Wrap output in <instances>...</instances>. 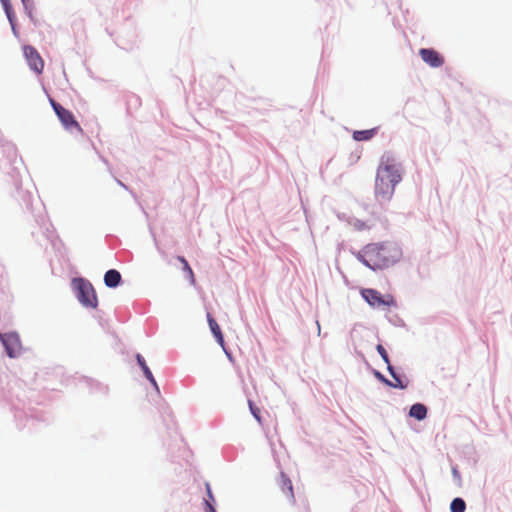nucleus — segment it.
Masks as SVG:
<instances>
[{
	"mask_svg": "<svg viewBox=\"0 0 512 512\" xmlns=\"http://www.w3.org/2000/svg\"><path fill=\"white\" fill-rule=\"evenodd\" d=\"M400 248L391 242L367 244L358 254L357 259L372 270L386 269L401 258Z\"/></svg>",
	"mask_w": 512,
	"mask_h": 512,
	"instance_id": "nucleus-1",
	"label": "nucleus"
},
{
	"mask_svg": "<svg viewBox=\"0 0 512 512\" xmlns=\"http://www.w3.org/2000/svg\"><path fill=\"white\" fill-rule=\"evenodd\" d=\"M401 168L395 158L387 153L381 158L375 180V192L384 199H390L395 186L401 181Z\"/></svg>",
	"mask_w": 512,
	"mask_h": 512,
	"instance_id": "nucleus-2",
	"label": "nucleus"
},
{
	"mask_svg": "<svg viewBox=\"0 0 512 512\" xmlns=\"http://www.w3.org/2000/svg\"><path fill=\"white\" fill-rule=\"evenodd\" d=\"M73 284L80 303L85 307L95 309L98 306V298L93 285L83 278L74 279Z\"/></svg>",
	"mask_w": 512,
	"mask_h": 512,
	"instance_id": "nucleus-3",
	"label": "nucleus"
},
{
	"mask_svg": "<svg viewBox=\"0 0 512 512\" xmlns=\"http://www.w3.org/2000/svg\"><path fill=\"white\" fill-rule=\"evenodd\" d=\"M362 297L369 303V305L373 307H381V306H395L396 301L392 295H381L375 289H363L361 291Z\"/></svg>",
	"mask_w": 512,
	"mask_h": 512,
	"instance_id": "nucleus-4",
	"label": "nucleus"
},
{
	"mask_svg": "<svg viewBox=\"0 0 512 512\" xmlns=\"http://www.w3.org/2000/svg\"><path fill=\"white\" fill-rule=\"evenodd\" d=\"M51 106L53 107L56 115L58 116L59 120L63 124V126L66 129H77L81 131V127L79 123L75 120L74 115L71 111L65 109L62 107L59 103H57L55 100L50 99Z\"/></svg>",
	"mask_w": 512,
	"mask_h": 512,
	"instance_id": "nucleus-5",
	"label": "nucleus"
},
{
	"mask_svg": "<svg viewBox=\"0 0 512 512\" xmlns=\"http://www.w3.org/2000/svg\"><path fill=\"white\" fill-rule=\"evenodd\" d=\"M23 53L29 67L37 74H41L44 69V61L38 51L33 46L25 45L23 47Z\"/></svg>",
	"mask_w": 512,
	"mask_h": 512,
	"instance_id": "nucleus-6",
	"label": "nucleus"
},
{
	"mask_svg": "<svg viewBox=\"0 0 512 512\" xmlns=\"http://www.w3.org/2000/svg\"><path fill=\"white\" fill-rule=\"evenodd\" d=\"M422 60L431 67L438 68L444 64V57L436 50L431 48H422L419 50Z\"/></svg>",
	"mask_w": 512,
	"mask_h": 512,
	"instance_id": "nucleus-7",
	"label": "nucleus"
},
{
	"mask_svg": "<svg viewBox=\"0 0 512 512\" xmlns=\"http://www.w3.org/2000/svg\"><path fill=\"white\" fill-rule=\"evenodd\" d=\"M0 339L9 357H15L20 348L19 337L15 333L0 334Z\"/></svg>",
	"mask_w": 512,
	"mask_h": 512,
	"instance_id": "nucleus-8",
	"label": "nucleus"
},
{
	"mask_svg": "<svg viewBox=\"0 0 512 512\" xmlns=\"http://www.w3.org/2000/svg\"><path fill=\"white\" fill-rule=\"evenodd\" d=\"M278 484L283 494H285L290 501L294 502L293 485L290 478L286 474L281 473Z\"/></svg>",
	"mask_w": 512,
	"mask_h": 512,
	"instance_id": "nucleus-9",
	"label": "nucleus"
},
{
	"mask_svg": "<svg viewBox=\"0 0 512 512\" xmlns=\"http://www.w3.org/2000/svg\"><path fill=\"white\" fill-rule=\"evenodd\" d=\"M121 282V274L115 269L108 270L104 275V283L107 287H117Z\"/></svg>",
	"mask_w": 512,
	"mask_h": 512,
	"instance_id": "nucleus-10",
	"label": "nucleus"
},
{
	"mask_svg": "<svg viewBox=\"0 0 512 512\" xmlns=\"http://www.w3.org/2000/svg\"><path fill=\"white\" fill-rule=\"evenodd\" d=\"M207 321H208L209 327L211 329V332L213 333V335L217 339V342L221 346H224V338H223V334L221 332V329H220L219 325L217 324V322L215 321V319L212 317V315L210 313L207 314Z\"/></svg>",
	"mask_w": 512,
	"mask_h": 512,
	"instance_id": "nucleus-11",
	"label": "nucleus"
},
{
	"mask_svg": "<svg viewBox=\"0 0 512 512\" xmlns=\"http://www.w3.org/2000/svg\"><path fill=\"white\" fill-rule=\"evenodd\" d=\"M136 360H137V363L139 364V366L141 367L145 377L151 382V384L158 390V385H157V382L151 372V370L149 369V367L147 366L146 364V361L145 359L143 358V356L141 354H137L136 355Z\"/></svg>",
	"mask_w": 512,
	"mask_h": 512,
	"instance_id": "nucleus-12",
	"label": "nucleus"
},
{
	"mask_svg": "<svg viewBox=\"0 0 512 512\" xmlns=\"http://www.w3.org/2000/svg\"><path fill=\"white\" fill-rule=\"evenodd\" d=\"M409 415L417 420H423L427 415V408L420 403L413 404L410 408Z\"/></svg>",
	"mask_w": 512,
	"mask_h": 512,
	"instance_id": "nucleus-13",
	"label": "nucleus"
},
{
	"mask_svg": "<svg viewBox=\"0 0 512 512\" xmlns=\"http://www.w3.org/2000/svg\"><path fill=\"white\" fill-rule=\"evenodd\" d=\"M375 129L354 131L353 139L356 141H367L375 135Z\"/></svg>",
	"mask_w": 512,
	"mask_h": 512,
	"instance_id": "nucleus-14",
	"label": "nucleus"
},
{
	"mask_svg": "<svg viewBox=\"0 0 512 512\" xmlns=\"http://www.w3.org/2000/svg\"><path fill=\"white\" fill-rule=\"evenodd\" d=\"M177 260L183 265V270L186 272L190 284L195 285V275L187 260L183 256H177Z\"/></svg>",
	"mask_w": 512,
	"mask_h": 512,
	"instance_id": "nucleus-15",
	"label": "nucleus"
},
{
	"mask_svg": "<svg viewBox=\"0 0 512 512\" xmlns=\"http://www.w3.org/2000/svg\"><path fill=\"white\" fill-rule=\"evenodd\" d=\"M1 3L4 7V10L6 12L7 18L12 26V30L14 33H16L15 25H14V12L12 10V6L10 3V0H1Z\"/></svg>",
	"mask_w": 512,
	"mask_h": 512,
	"instance_id": "nucleus-16",
	"label": "nucleus"
},
{
	"mask_svg": "<svg viewBox=\"0 0 512 512\" xmlns=\"http://www.w3.org/2000/svg\"><path fill=\"white\" fill-rule=\"evenodd\" d=\"M387 370L395 380V382H391V384H388L389 386L401 389L406 388V384H403L402 380L396 375L392 365H389V367H387Z\"/></svg>",
	"mask_w": 512,
	"mask_h": 512,
	"instance_id": "nucleus-17",
	"label": "nucleus"
},
{
	"mask_svg": "<svg viewBox=\"0 0 512 512\" xmlns=\"http://www.w3.org/2000/svg\"><path fill=\"white\" fill-rule=\"evenodd\" d=\"M466 508V504L463 499L455 498L451 502L450 509L451 512H464Z\"/></svg>",
	"mask_w": 512,
	"mask_h": 512,
	"instance_id": "nucleus-18",
	"label": "nucleus"
},
{
	"mask_svg": "<svg viewBox=\"0 0 512 512\" xmlns=\"http://www.w3.org/2000/svg\"><path fill=\"white\" fill-rule=\"evenodd\" d=\"M248 404H249V409H250L252 415L261 424L262 419H261L260 409L256 405H254V403L251 400L248 401Z\"/></svg>",
	"mask_w": 512,
	"mask_h": 512,
	"instance_id": "nucleus-19",
	"label": "nucleus"
},
{
	"mask_svg": "<svg viewBox=\"0 0 512 512\" xmlns=\"http://www.w3.org/2000/svg\"><path fill=\"white\" fill-rule=\"evenodd\" d=\"M351 224L357 231H365L370 229V226L365 221L359 219L354 220Z\"/></svg>",
	"mask_w": 512,
	"mask_h": 512,
	"instance_id": "nucleus-20",
	"label": "nucleus"
},
{
	"mask_svg": "<svg viewBox=\"0 0 512 512\" xmlns=\"http://www.w3.org/2000/svg\"><path fill=\"white\" fill-rule=\"evenodd\" d=\"M376 349H377L378 353L380 354V356L382 357V359L384 360V362L387 364V367H389V365H391V363H390L389 356L387 354L386 349L381 344H378Z\"/></svg>",
	"mask_w": 512,
	"mask_h": 512,
	"instance_id": "nucleus-21",
	"label": "nucleus"
},
{
	"mask_svg": "<svg viewBox=\"0 0 512 512\" xmlns=\"http://www.w3.org/2000/svg\"><path fill=\"white\" fill-rule=\"evenodd\" d=\"M206 491H207L208 499H206L205 502L209 501L212 504V502L214 501V496H213V493L211 491V487H210L209 483H206Z\"/></svg>",
	"mask_w": 512,
	"mask_h": 512,
	"instance_id": "nucleus-22",
	"label": "nucleus"
},
{
	"mask_svg": "<svg viewBox=\"0 0 512 512\" xmlns=\"http://www.w3.org/2000/svg\"><path fill=\"white\" fill-rule=\"evenodd\" d=\"M375 376L380 380L382 381L383 383L385 384H391V381H389L388 379H386L380 372H375Z\"/></svg>",
	"mask_w": 512,
	"mask_h": 512,
	"instance_id": "nucleus-23",
	"label": "nucleus"
},
{
	"mask_svg": "<svg viewBox=\"0 0 512 512\" xmlns=\"http://www.w3.org/2000/svg\"><path fill=\"white\" fill-rule=\"evenodd\" d=\"M205 511L206 512H216L213 504H211L209 501L205 502Z\"/></svg>",
	"mask_w": 512,
	"mask_h": 512,
	"instance_id": "nucleus-24",
	"label": "nucleus"
},
{
	"mask_svg": "<svg viewBox=\"0 0 512 512\" xmlns=\"http://www.w3.org/2000/svg\"><path fill=\"white\" fill-rule=\"evenodd\" d=\"M23 4L26 5L27 0H22Z\"/></svg>",
	"mask_w": 512,
	"mask_h": 512,
	"instance_id": "nucleus-25",
	"label": "nucleus"
}]
</instances>
